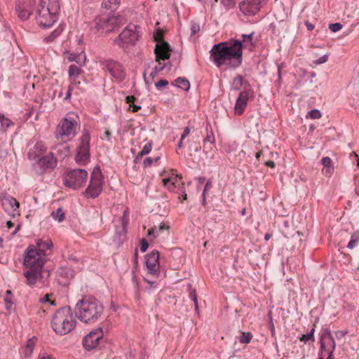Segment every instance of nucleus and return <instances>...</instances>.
<instances>
[{
	"label": "nucleus",
	"mask_w": 359,
	"mask_h": 359,
	"mask_svg": "<svg viewBox=\"0 0 359 359\" xmlns=\"http://www.w3.org/2000/svg\"><path fill=\"white\" fill-rule=\"evenodd\" d=\"M242 42L236 39L215 44L210 50V58L218 67L224 65L238 67L242 63Z\"/></svg>",
	"instance_id": "obj_1"
},
{
	"label": "nucleus",
	"mask_w": 359,
	"mask_h": 359,
	"mask_svg": "<svg viewBox=\"0 0 359 359\" xmlns=\"http://www.w3.org/2000/svg\"><path fill=\"white\" fill-rule=\"evenodd\" d=\"M46 254H41L34 245H29L25 251L24 265L29 269L24 272L26 282L34 285L37 282H43L49 276V272L44 269Z\"/></svg>",
	"instance_id": "obj_2"
},
{
	"label": "nucleus",
	"mask_w": 359,
	"mask_h": 359,
	"mask_svg": "<svg viewBox=\"0 0 359 359\" xmlns=\"http://www.w3.org/2000/svg\"><path fill=\"white\" fill-rule=\"evenodd\" d=\"M77 318L86 324L97 322L103 315L104 306L97 299L87 296L80 299L74 308Z\"/></svg>",
	"instance_id": "obj_3"
},
{
	"label": "nucleus",
	"mask_w": 359,
	"mask_h": 359,
	"mask_svg": "<svg viewBox=\"0 0 359 359\" xmlns=\"http://www.w3.org/2000/svg\"><path fill=\"white\" fill-rule=\"evenodd\" d=\"M59 12L58 0H41L36 20L41 27H50L57 21Z\"/></svg>",
	"instance_id": "obj_4"
},
{
	"label": "nucleus",
	"mask_w": 359,
	"mask_h": 359,
	"mask_svg": "<svg viewBox=\"0 0 359 359\" xmlns=\"http://www.w3.org/2000/svg\"><path fill=\"white\" fill-rule=\"evenodd\" d=\"M76 321L74 318L72 309L65 306L55 313L51 321V327L55 333L65 335L70 332L76 326Z\"/></svg>",
	"instance_id": "obj_5"
},
{
	"label": "nucleus",
	"mask_w": 359,
	"mask_h": 359,
	"mask_svg": "<svg viewBox=\"0 0 359 359\" xmlns=\"http://www.w3.org/2000/svg\"><path fill=\"white\" fill-rule=\"evenodd\" d=\"M80 128L79 118L74 112H69L57 126L56 138L63 142L73 139Z\"/></svg>",
	"instance_id": "obj_6"
},
{
	"label": "nucleus",
	"mask_w": 359,
	"mask_h": 359,
	"mask_svg": "<svg viewBox=\"0 0 359 359\" xmlns=\"http://www.w3.org/2000/svg\"><path fill=\"white\" fill-rule=\"evenodd\" d=\"M104 186V176L100 166L94 168L91 172L90 182L83 194L87 198H96L102 193Z\"/></svg>",
	"instance_id": "obj_7"
},
{
	"label": "nucleus",
	"mask_w": 359,
	"mask_h": 359,
	"mask_svg": "<svg viewBox=\"0 0 359 359\" xmlns=\"http://www.w3.org/2000/svg\"><path fill=\"white\" fill-rule=\"evenodd\" d=\"M90 136L87 130H84L80 138V143L76 148L75 161L80 165H85L90 161Z\"/></svg>",
	"instance_id": "obj_8"
},
{
	"label": "nucleus",
	"mask_w": 359,
	"mask_h": 359,
	"mask_svg": "<svg viewBox=\"0 0 359 359\" xmlns=\"http://www.w3.org/2000/svg\"><path fill=\"white\" fill-rule=\"evenodd\" d=\"M95 29L98 32L109 33L118 28L122 23V18L116 15H102L95 19Z\"/></svg>",
	"instance_id": "obj_9"
},
{
	"label": "nucleus",
	"mask_w": 359,
	"mask_h": 359,
	"mask_svg": "<svg viewBox=\"0 0 359 359\" xmlns=\"http://www.w3.org/2000/svg\"><path fill=\"white\" fill-rule=\"evenodd\" d=\"M138 38L137 26L130 24L115 38L114 43L119 47L128 48L129 46L135 45Z\"/></svg>",
	"instance_id": "obj_10"
},
{
	"label": "nucleus",
	"mask_w": 359,
	"mask_h": 359,
	"mask_svg": "<svg viewBox=\"0 0 359 359\" xmlns=\"http://www.w3.org/2000/svg\"><path fill=\"white\" fill-rule=\"evenodd\" d=\"M88 176V172L84 169L72 170L65 176V184L73 189H79L85 185Z\"/></svg>",
	"instance_id": "obj_11"
},
{
	"label": "nucleus",
	"mask_w": 359,
	"mask_h": 359,
	"mask_svg": "<svg viewBox=\"0 0 359 359\" xmlns=\"http://www.w3.org/2000/svg\"><path fill=\"white\" fill-rule=\"evenodd\" d=\"M104 333L102 327H97L91 330L82 340L84 349L92 351L97 348L103 341Z\"/></svg>",
	"instance_id": "obj_12"
},
{
	"label": "nucleus",
	"mask_w": 359,
	"mask_h": 359,
	"mask_svg": "<svg viewBox=\"0 0 359 359\" xmlns=\"http://www.w3.org/2000/svg\"><path fill=\"white\" fill-rule=\"evenodd\" d=\"M320 354L323 355V358L329 355H333V353L336 348V343L333 336L328 329H326L321 334L320 339Z\"/></svg>",
	"instance_id": "obj_13"
},
{
	"label": "nucleus",
	"mask_w": 359,
	"mask_h": 359,
	"mask_svg": "<svg viewBox=\"0 0 359 359\" xmlns=\"http://www.w3.org/2000/svg\"><path fill=\"white\" fill-rule=\"evenodd\" d=\"M103 67L108 70L111 76L117 82H121L126 77L124 69L120 63L112 60H107L102 62Z\"/></svg>",
	"instance_id": "obj_14"
},
{
	"label": "nucleus",
	"mask_w": 359,
	"mask_h": 359,
	"mask_svg": "<svg viewBox=\"0 0 359 359\" xmlns=\"http://www.w3.org/2000/svg\"><path fill=\"white\" fill-rule=\"evenodd\" d=\"M146 266L150 274L157 275L159 272V252L156 250H152L146 257Z\"/></svg>",
	"instance_id": "obj_15"
},
{
	"label": "nucleus",
	"mask_w": 359,
	"mask_h": 359,
	"mask_svg": "<svg viewBox=\"0 0 359 359\" xmlns=\"http://www.w3.org/2000/svg\"><path fill=\"white\" fill-rule=\"evenodd\" d=\"M1 205L5 212L11 217H15L20 215V204L13 197L10 196H4L1 199Z\"/></svg>",
	"instance_id": "obj_16"
},
{
	"label": "nucleus",
	"mask_w": 359,
	"mask_h": 359,
	"mask_svg": "<svg viewBox=\"0 0 359 359\" xmlns=\"http://www.w3.org/2000/svg\"><path fill=\"white\" fill-rule=\"evenodd\" d=\"M56 165L57 159L51 153L40 158L36 163V166L39 168V172L40 173L45 172L48 170H52Z\"/></svg>",
	"instance_id": "obj_17"
},
{
	"label": "nucleus",
	"mask_w": 359,
	"mask_h": 359,
	"mask_svg": "<svg viewBox=\"0 0 359 359\" xmlns=\"http://www.w3.org/2000/svg\"><path fill=\"white\" fill-rule=\"evenodd\" d=\"M170 224L169 221H163L157 226L148 229L147 236L154 238L158 237L165 238L170 233Z\"/></svg>",
	"instance_id": "obj_18"
},
{
	"label": "nucleus",
	"mask_w": 359,
	"mask_h": 359,
	"mask_svg": "<svg viewBox=\"0 0 359 359\" xmlns=\"http://www.w3.org/2000/svg\"><path fill=\"white\" fill-rule=\"evenodd\" d=\"M262 0H245L240 3L241 11L246 15H254L260 10Z\"/></svg>",
	"instance_id": "obj_19"
},
{
	"label": "nucleus",
	"mask_w": 359,
	"mask_h": 359,
	"mask_svg": "<svg viewBox=\"0 0 359 359\" xmlns=\"http://www.w3.org/2000/svg\"><path fill=\"white\" fill-rule=\"evenodd\" d=\"M170 52V46L168 42L162 41L161 42L157 43L154 49L156 60L158 62L161 60L169 59Z\"/></svg>",
	"instance_id": "obj_20"
},
{
	"label": "nucleus",
	"mask_w": 359,
	"mask_h": 359,
	"mask_svg": "<svg viewBox=\"0 0 359 359\" xmlns=\"http://www.w3.org/2000/svg\"><path fill=\"white\" fill-rule=\"evenodd\" d=\"M46 151V147L42 141H36L29 149L27 156L29 160H36Z\"/></svg>",
	"instance_id": "obj_21"
},
{
	"label": "nucleus",
	"mask_w": 359,
	"mask_h": 359,
	"mask_svg": "<svg viewBox=\"0 0 359 359\" xmlns=\"http://www.w3.org/2000/svg\"><path fill=\"white\" fill-rule=\"evenodd\" d=\"M249 99V93L246 90L241 92L235 104L234 112L236 115H241L243 114L245 109L248 104Z\"/></svg>",
	"instance_id": "obj_22"
},
{
	"label": "nucleus",
	"mask_w": 359,
	"mask_h": 359,
	"mask_svg": "<svg viewBox=\"0 0 359 359\" xmlns=\"http://www.w3.org/2000/svg\"><path fill=\"white\" fill-rule=\"evenodd\" d=\"M31 1L29 3H21L20 2L16 5L15 10L18 14V16L22 20H27L31 13L32 9L30 8Z\"/></svg>",
	"instance_id": "obj_23"
},
{
	"label": "nucleus",
	"mask_w": 359,
	"mask_h": 359,
	"mask_svg": "<svg viewBox=\"0 0 359 359\" xmlns=\"http://www.w3.org/2000/svg\"><path fill=\"white\" fill-rule=\"evenodd\" d=\"M158 64L156 65L151 72H150V74L149 77L146 76V72H144V81L147 86H149L154 79V77L161 71H163L165 68V64H162L160 61L158 62Z\"/></svg>",
	"instance_id": "obj_24"
},
{
	"label": "nucleus",
	"mask_w": 359,
	"mask_h": 359,
	"mask_svg": "<svg viewBox=\"0 0 359 359\" xmlns=\"http://www.w3.org/2000/svg\"><path fill=\"white\" fill-rule=\"evenodd\" d=\"M321 163L323 165V168L322 169L323 173L327 177H330L334 170L332 161L330 157H323L321 159Z\"/></svg>",
	"instance_id": "obj_25"
},
{
	"label": "nucleus",
	"mask_w": 359,
	"mask_h": 359,
	"mask_svg": "<svg viewBox=\"0 0 359 359\" xmlns=\"http://www.w3.org/2000/svg\"><path fill=\"white\" fill-rule=\"evenodd\" d=\"M83 71L81 68L76 65H71L69 67V76L70 78L71 82H77L76 79L81 74Z\"/></svg>",
	"instance_id": "obj_26"
},
{
	"label": "nucleus",
	"mask_w": 359,
	"mask_h": 359,
	"mask_svg": "<svg viewBox=\"0 0 359 359\" xmlns=\"http://www.w3.org/2000/svg\"><path fill=\"white\" fill-rule=\"evenodd\" d=\"M52 246L53 243L50 240L42 241L41 239L38 240L36 245H34V247H36V250L41 254H46V251Z\"/></svg>",
	"instance_id": "obj_27"
},
{
	"label": "nucleus",
	"mask_w": 359,
	"mask_h": 359,
	"mask_svg": "<svg viewBox=\"0 0 359 359\" xmlns=\"http://www.w3.org/2000/svg\"><path fill=\"white\" fill-rule=\"evenodd\" d=\"M244 84V79L241 75H237L232 81L231 89L234 90H240Z\"/></svg>",
	"instance_id": "obj_28"
},
{
	"label": "nucleus",
	"mask_w": 359,
	"mask_h": 359,
	"mask_svg": "<svg viewBox=\"0 0 359 359\" xmlns=\"http://www.w3.org/2000/svg\"><path fill=\"white\" fill-rule=\"evenodd\" d=\"M175 85L178 88L187 91L190 88L189 81L183 77H178L175 80Z\"/></svg>",
	"instance_id": "obj_29"
},
{
	"label": "nucleus",
	"mask_w": 359,
	"mask_h": 359,
	"mask_svg": "<svg viewBox=\"0 0 359 359\" xmlns=\"http://www.w3.org/2000/svg\"><path fill=\"white\" fill-rule=\"evenodd\" d=\"M121 3V0H104L102 6L109 10H116Z\"/></svg>",
	"instance_id": "obj_30"
},
{
	"label": "nucleus",
	"mask_w": 359,
	"mask_h": 359,
	"mask_svg": "<svg viewBox=\"0 0 359 359\" xmlns=\"http://www.w3.org/2000/svg\"><path fill=\"white\" fill-rule=\"evenodd\" d=\"M359 243V229L353 232L351 235V240L347 245V248L350 250L353 249Z\"/></svg>",
	"instance_id": "obj_31"
},
{
	"label": "nucleus",
	"mask_w": 359,
	"mask_h": 359,
	"mask_svg": "<svg viewBox=\"0 0 359 359\" xmlns=\"http://www.w3.org/2000/svg\"><path fill=\"white\" fill-rule=\"evenodd\" d=\"M188 289H189V298L194 302V307L196 311H198V304L197 301V295L196 290L194 289H192L191 284H188Z\"/></svg>",
	"instance_id": "obj_32"
},
{
	"label": "nucleus",
	"mask_w": 359,
	"mask_h": 359,
	"mask_svg": "<svg viewBox=\"0 0 359 359\" xmlns=\"http://www.w3.org/2000/svg\"><path fill=\"white\" fill-rule=\"evenodd\" d=\"M4 302H5V304H6V309L8 311H10L11 309V307H12L13 304V294H12L11 290H7L6 292V295H5V297H4Z\"/></svg>",
	"instance_id": "obj_33"
},
{
	"label": "nucleus",
	"mask_w": 359,
	"mask_h": 359,
	"mask_svg": "<svg viewBox=\"0 0 359 359\" xmlns=\"http://www.w3.org/2000/svg\"><path fill=\"white\" fill-rule=\"evenodd\" d=\"M57 274L59 277L65 275L67 277V279H69L72 277V271L69 268L61 267L57 270Z\"/></svg>",
	"instance_id": "obj_34"
},
{
	"label": "nucleus",
	"mask_w": 359,
	"mask_h": 359,
	"mask_svg": "<svg viewBox=\"0 0 359 359\" xmlns=\"http://www.w3.org/2000/svg\"><path fill=\"white\" fill-rule=\"evenodd\" d=\"M252 337L253 336L250 332H242L241 336L239 337V341L241 344H249L251 341Z\"/></svg>",
	"instance_id": "obj_35"
},
{
	"label": "nucleus",
	"mask_w": 359,
	"mask_h": 359,
	"mask_svg": "<svg viewBox=\"0 0 359 359\" xmlns=\"http://www.w3.org/2000/svg\"><path fill=\"white\" fill-rule=\"evenodd\" d=\"M51 215L55 220H57L59 222L63 221L65 219V213L61 208H58L55 212L53 211Z\"/></svg>",
	"instance_id": "obj_36"
},
{
	"label": "nucleus",
	"mask_w": 359,
	"mask_h": 359,
	"mask_svg": "<svg viewBox=\"0 0 359 359\" xmlns=\"http://www.w3.org/2000/svg\"><path fill=\"white\" fill-rule=\"evenodd\" d=\"M151 148L152 144L151 142L147 143L138 154L137 156L135 158V161L137 160L139 157H142L144 155L148 154L151 151Z\"/></svg>",
	"instance_id": "obj_37"
},
{
	"label": "nucleus",
	"mask_w": 359,
	"mask_h": 359,
	"mask_svg": "<svg viewBox=\"0 0 359 359\" xmlns=\"http://www.w3.org/2000/svg\"><path fill=\"white\" fill-rule=\"evenodd\" d=\"M314 332L315 328L313 327L309 333L302 335V337L299 338L300 341H304L305 343L309 341V340L314 341Z\"/></svg>",
	"instance_id": "obj_38"
},
{
	"label": "nucleus",
	"mask_w": 359,
	"mask_h": 359,
	"mask_svg": "<svg viewBox=\"0 0 359 359\" xmlns=\"http://www.w3.org/2000/svg\"><path fill=\"white\" fill-rule=\"evenodd\" d=\"M215 142V135L213 133L212 130H210V131L208 132L206 137H205L203 140L204 144V148H205L206 144L209 142L211 144H213Z\"/></svg>",
	"instance_id": "obj_39"
},
{
	"label": "nucleus",
	"mask_w": 359,
	"mask_h": 359,
	"mask_svg": "<svg viewBox=\"0 0 359 359\" xmlns=\"http://www.w3.org/2000/svg\"><path fill=\"white\" fill-rule=\"evenodd\" d=\"M79 84H80V82H71V83L68 86V90H67L65 97V100H67L71 97L72 91L73 90L74 86H76Z\"/></svg>",
	"instance_id": "obj_40"
},
{
	"label": "nucleus",
	"mask_w": 359,
	"mask_h": 359,
	"mask_svg": "<svg viewBox=\"0 0 359 359\" xmlns=\"http://www.w3.org/2000/svg\"><path fill=\"white\" fill-rule=\"evenodd\" d=\"M40 302L43 304H45V305L47 304L48 306H49V305L53 306V305L55 304L54 300H51V299H49V295L48 294H46L43 298H41L40 299Z\"/></svg>",
	"instance_id": "obj_41"
},
{
	"label": "nucleus",
	"mask_w": 359,
	"mask_h": 359,
	"mask_svg": "<svg viewBox=\"0 0 359 359\" xmlns=\"http://www.w3.org/2000/svg\"><path fill=\"white\" fill-rule=\"evenodd\" d=\"M200 31V25L198 23L192 22L191 23V35H195Z\"/></svg>",
	"instance_id": "obj_42"
},
{
	"label": "nucleus",
	"mask_w": 359,
	"mask_h": 359,
	"mask_svg": "<svg viewBox=\"0 0 359 359\" xmlns=\"http://www.w3.org/2000/svg\"><path fill=\"white\" fill-rule=\"evenodd\" d=\"M329 28L332 32H337L342 28V25L339 22L332 23L329 25Z\"/></svg>",
	"instance_id": "obj_43"
},
{
	"label": "nucleus",
	"mask_w": 359,
	"mask_h": 359,
	"mask_svg": "<svg viewBox=\"0 0 359 359\" xmlns=\"http://www.w3.org/2000/svg\"><path fill=\"white\" fill-rule=\"evenodd\" d=\"M309 116L313 119L320 118L321 113L318 109H312L309 112Z\"/></svg>",
	"instance_id": "obj_44"
},
{
	"label": "nucleus",
	"mask_w": 359,
	"mask_h": 359,
	"mask_svg": "<svg viewBox=\"0 0 359 359\" xmlns=\"http://www.w3.org/2000/svg\"><path fill=\"white\" fill-rule=\"evenodd\" d=\"M158 159H159V157H156L154 158H152L151 157H147L144 160L143 164H144V167H149L152 164L153 162H156Z\"/></svg>",
	"instance_id": "obj_45"
},
{
	"label": "nucleus",
	"mask_w": 359,
	"mask_h": 359,
	"mask_svg": "<svg viewBox=\"0 0 359 359\" xmlns=\"http://www.w3.org/2000/svg\"><path fill=\"white\" fill-rule=\"evenodd\" d=\"M163 185L167 187L169 190L173 191L174 188L175 187V184L173 183V182H169V183H167V178H164L162 180Z\"/></svg>",
	"instance_id": "obj_46"
},
{
	"label": "nucleus",
	"mask_w": 359,
	"mask_h": 359,
	"mask_svg": "<svg viewBox=\"0 0 359 359\" xmlns=\"http://www.w3.org/2000/svg\"><path fill=\"white\" fill-rule=\"evenodd\" d=\"M0 123H1V126L5 128H8L11 124H13L12 121L4 116L3 118L0 120Z\"/></svg>",
	"instance_id": "obj_47"
},
{
	"label": "nucleus",
	"mask_w": 359,
	"mask_h": 359,
	"mask_svg": "<svg viewBox=\"0 0 359 359\" xmlns=\"http://www.w3.org/2000/svg\"><path fill=\"white\" fill-rule=\"evenodd\" d=\"M140 247V250L143 252L147 250V248L149 247V243L145 238H142L141 240Z\"/></svg>",
	"instance_id": "obj_48"
},
{
	"label": "nucleus",
	"mask_w": 359,
	"mask_h": 359,
	"mask_svg": "<svg viewBox=\"0 0 359 359\" xmlns=\"http://www.w3.org/2000/svg\"><path fill=\"white\" fill-rule=\"evenodd\" d=\"M328 55H323L320 57H319L318 60L314 61V63L316 65H321L327 61Z\"/></svg>",
	"instance_id": "obj_49"
},
{
	"label": "nucleus",
	"mask_w": 359,
	"mask_h": 359,
	"mask_svg": "<svg viewBox=\"0 0 359 359\" xmlns=\"http://www.w3.org/2000/svg\"><path fill=\"white\" fill-rule=\"evenodd\" d=\"M269 319H270L269 325V329L271 330L272 337H275L276 336L275 326H274V324L273 323V319H272V316H271V313L269 314Z\"/></svg>",
	"instance_id": "obj_50"
},
{
	"label": "nucleus",
	"mask_w": 359,
	"mask_h": 359,
	"mask_svg": "<svg viewBox=\"0 0 359 359\" xmlns=\"http://www.w3.org/2000/svg\"><path fill=\"white\" fill-rule=\"evenodd\" d=\"M347 333V330H338L334 332V334L337 339H340L343 338Z\"/></svg>",
	"instance_id": "obj_51"
},
{
	"label": "nucleus",
	"mask_w": 359,
	"mask_h": 359,
	"mask_svg": "<svg viewBox=\"0 0 359 359\" xmlns=\"http://www.w3.org/2000/svg\"><path fill=\"white\" fill-rule=\"evenodd\" d=\"M80 57V55H76L74 53H69L68 55V57H67V59L69 62H76L77 63H79V59Z\"/></svg>",
	"instance_id": "obj_52"
},
{
	"label": "nucleus",
	"mask_w": 359,
	"mask_h": 359,
	"mask_svg": "<svg viewBox=\"0 0 359 359\" xmlns=\"http://www.w3.org/2000/svg\"><path fill=\"white\" fill-rule=\"evenodd\" d=\"M168 84V81L167 80L161 79L155 83V86L156 88L159 89L163 86H167Z\"/></svg>",
	"instance_id": "obj_53"
},
{
	"label": "nucleus",
	"mask_w": 359,
	"mask_h": 359,
	"mask_svg": "<svg viewBox=\"0 0 359 359\" xmlns=\"http://www.w3.org/2000/svg\"><path fill=\"white\" fill-rule=\"evenodd\" d=\"M253 34H254V32H251L249 34H243L242 37L243 38V42L248 41L250 44H252V39Z\"/></svg>",
	"instance_id": "obj_54"
},
{
	"label": "nucleus",
	"mask_w": 359,
	"mask_h": 359,
	"mask_svg": "<svg viewBox=\"0 0 359 359\" xmlns=\"http://www.w3.org/2000/svg\"><path fill=\"white\" fill-rule=\"evenodd\" d=\"M173 182L176 184L178 182V175L175 174H172L170 177L167 178V182Z\"/></svg>",
	"instance_id": "obj_55"
},
{
	"label": "nucleus",
	"mask_w": 359,
	"mask_h": 359,
	"mask_svg": "<svg viewBox=\"0 0 359 359\" xmlns=\"http://www.w3.org/2000/svg\"><path fill=\"white\" fill-rule=\"evenodd\" d=\"M154 39L156 41H158V43L162 41L163 35L160 30H158L156 33L154 34Z\"/></svg>",
	"instance_id": "obj_56"
},
{
	"label": "nucleus",
	"mask_w": 359,
	"mask_h": 359,
	"mask_svg": "<svg viewBox=\"0 0 359 359\" xmlns=\"http://www.w3.org/2000/svg\"><path fill=\"white\" fill-rule=\"evenodd\" d=\"M190 133V128L189 127H186L184 129L183 133L181 135V140H184L185 137H187Z\"/></svg>",
	"instance_id": "obj_57"
},
{
	"label": "nucleus",
	"mask_w": 359,
	"mask_h": 359,
	"mask_svg": "<svg viewBox=\"0 0 359 359\" xmlns=\"http://www.w3.org/2000/svg\"><path fill=\"white\" fill-rule=\"evenodd\" d=\"M212 187V182L211 180H208V182H206V184L205 186V188L203 191V193H205V194L206 195V193H207V191Z\"/></svg>",
	"instance_id": "obj_58"
},
{
	"label": "nucleus",
	"mask_w": 359,
	"mask_h": 359,
	"mask_svg": "<svg viewBox=\"0 0 359 359\" xmlns=\"http://www.w3.org/2000/svg\"><path fill=\"white\" fill-rule=\"evenodd\" d=\"M111 133L109 130H106L103 135V136L102 137V139H106L107 140H110V137H111Z\"/></svg>",
	"instance_id": "obj_59"
},
{
	"label": "nucleus",
	"mask_w": 359,
	"mask_h": 359,
	"mask_svg": "<svg viewBox=\"0 0 359 359\" xmlns=\"http://www.w3.org/2000/svg\"><path fill=\"white\" fill-rule=\"evenodd\" d=\"M135 100V97L133 95L126 97V102L130 104L133 102Z\"/></svg>",
	"instance_id": "obj_60"
},
{
	"label": "nucleus",
	"mask_w": 359,
	"mask_h": 359,
	"mask_svg": "<svg viewBox=\"0 0 359 359\" xmlns=\"http://www.w3.org/2000/svg\"><path fill=\"white\" fill-rule=\"evenodd\" d=\"M265 165L270 168H274L275 167V163L273 161H267L265 162Z\"/></svg>",
	"instance_id": "obj_61"
},
{
	"label": "nucleus",
	"mask_w": 359,
	"mask_h": 359,
	"mask_svg": "<svg viewBox=\"0 0 359 359\" xmlns=\"http://www.w3.org/2000/svg\"><path fill=\"white\" fill-rule=\"evenodd\" d=\"M306 26L309 31H311L314 29V25H312L311 23L309 22L308 21L306 22Z\"/></svg>",
	"instance_id": "obj_62"
},
{
	"label": "nucleus",
	"mask_w": 359,
	"mask_h": 359,
	"mask_svg": "<svg viewBox=\"0 0 359 359\" xmlns=\"http://www.w3.org/2000/svg\"><path fill=\"white\" fill-rule=\"evenodd\" d=\"M130 106L133 107V112H137L139 109H141L140 106L135 105L134 104H130Z\"/></svg>",
	"instance_id": "obj_63"
},
{
	"label": "nucleus",
	"mask_w": 359,
	"mask_h": 359,
	"mask_svg": "<svg viewBox=\"0 0 359 359\" xmlns=\"http://www.w3.org/2000/svg\"><path fill=\"white\" fill-rule=\"evenodd\" d=\"M202 204L203 205H205L206 204V195L205 193L202 194Z\"/></svg>",
	"instance_id": "obj_64"
}]
</instances>
